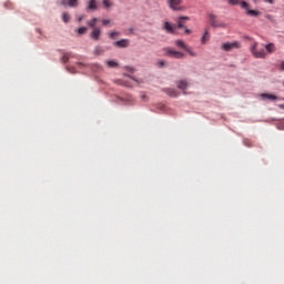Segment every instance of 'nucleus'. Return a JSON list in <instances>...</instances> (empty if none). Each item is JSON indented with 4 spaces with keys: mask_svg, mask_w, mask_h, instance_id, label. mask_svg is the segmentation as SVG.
<instances>
[{
    "mask_svg": "<svg viewBox=\"0 0 284 284\" xmlns=\"http://www.w3.org/2000/svg\"><path fill=\"white\" fill-rule=\"evenodd\" d=\"M91 39H93V41H99V37H101V29L94 28L93 31L90 33Z\"/></svg>",
    "mask_w": 284,
    "mask_h": 284,
    "instance_id": "8",
    "label": "nucleus"
},
{
    "mask_svg": "<svg viewBox=\"0 0 284 284\" xmlns=\"http://www.w3.org/2000/svg\"><path fill=\"white\" fill-rule=\"evenodd\" d=\"M62 6H69V8H79V0H62Z\"/></svg>",
    "mask_w": 284,
    "mask_h": 284,
    "instance_id": "6",
    "label": "nucleus"
},
{
    "mask_svg": "<svg viewBox=\"0 0 284 284\" xmlns=\"http://www.w3.org/2000/svg\"><path fill=\"white\" fill-rule=\"evenodd\" d=\"M265 50L268 54H273V52H276V45L274 43H268L265 45Z\"/></svg>",
    "mask_w": 284,
    "mask_h": 284,
    "instance_id": "11",
    "label": "nucleus"
},
{
    "mask_svg": "<svg viewBox=\"0 0 284 284\" xmlns=\"http://www.w3.org/2000/svg\"><path fill=\"white\" fill-rule=\"evenodd\" d=\"M251 52L255 59H265L267 57V52L264 48L258 50V42H254L251 45Z\"/></svg>",
    "mask_w": 284,
    "mask_h": 284,
    "instance_id": "2",
    "label": "nucleus"
},
{
    "mask_svg": "<svg viewBox=\"0 0 284 284\" xmlns=\"http://www.w3.org/2000/svg\"><path fill=\"white\" fill-rule=\"evenodd\" d=\"M185 21H190V17H180L178 28H185Z\"/></svg>",
    "mask_w": 284,
    "mask_h": 284,
    "instance_id": "10",
    "label": "nucleus"
},
{
    "mask_svg": "<svg viewBox=\"0 0 284 284\" xmlns=\"http://www.w3.org/2000/svg\"><path fill=\"white\" fill-rule=\"evenodd\" d=\"M125 70H128L129 72H134V69L132 67H125Z\"/></svg>",
    "mask_w": 284,
    "mask_h": 284,
    "instance_id": "31",
    "label": "nucleus"
},
{
    "mask_svg": "<svg viewBox=\"0 0 284 284\" xmlns=\"http://www.w3.org/2000/svg\"><path fill=\"white\" fill-rule=\"evenodd\" d=\"M85 32H88V28L85 27H81L78 29V34H85Z\"/></svg>",
    "mask_w": 284,
    "mask_h": 284,
    "instance_id": "25",
    "label": "nucleus"
},
{
    "mask_svg": "<svg viewBox=\"0 0 284 284\" xmlns=\"http://www.w3.org/2000/svg\"><path fill=\"white\" fill-rule=\"evenodd\" d=\"M265 3H270L271 6H273L274 0H264Z\"/></svg>",
    "mask_w": 284,
    "mask_h": 284,
    "instance_id": "32",
    "label": "nucleus"
},
{
    "mask_svg": "<svg viewBox=\"0 0 284 284\" xmlns=\"http://www.w3.org/2000/svg\"><path fill=\"white\" fill-rule=\"evenodd\" d=\"M133 81H135V78H131Z\"/></svg>",
    "mask_w": 284,
    "mask_h": 284,
    "instance_id": "38",
    "label": "nucleus"
},
{
    "mask_svg": "<svg viewBox=\"0 0 284 284\" xmlns=\"http://www.w3.org/2000/svg\"><path fill=\"white\" fill-rule=\"evenodd\" d=\"M108 36H109L110 39L114 40V39H116V37H121V32L112 31V32H109Z\"/></svg>",
    "mask_w": 284,
    "mask_h": 284,
    "instance_id": "19",
    "label": "nucleus"
},
{
    "mask_svg": "<svg viewBox=\"0 0 284 284\" xmlns=\"http://www.w3.org/2000/svg\"><path fill=\"white\" fill-rule=\"evenodd\" d=\"M113 45H115V48H128L130 45V40L122 39V40L115 41Z\"/></svg>",
    "mask_w": 284,
    "mask_h": 284,
    "instance_id": "7",
    "label": "nucleus"
},
{
    "mask_svg": "<svg viewBox=\"0 0 284 284\" xmlns=\"http://www.w3.org/2000/svg\"><path fill=\"white\" fill-rule=\"evenodd\" d=\"M240 6L241 8H243V10H250V3L245 2V1H240Z\"/></svg>",
    "mask_w": 284,
    "mask_h": 284,
    "instance_id": "22",
    "label": "nucleus"
},
{
    "mask_svg": "<svg viewBox=\"0 0 284 284\" xmlns=\"http://www.w3.org/2000/svg\"><path fill=\"white\" fill-rule=\"evenodd\" d=\"M192 31L190 29H185V34H190Z\"/></svg>",
    "mask_w": 284,
    "mask_h": 284,
    "instance_id": "33",
    "label": "nucleus"
},
{
    "mask_svg": "<svg viewBox=\"0 0 284 284\" xmlns=\"http://www.w3.org/2000/svg\"><path fill=\"white\" fill-rule=\"evenodd\" d=\"M166 3L169 8L174 12H181L185 10V7H183V0H166Z\"/></svg>",
    "mask_w": 284,
    "mask_h": 284,
    "instance_id": "3",
    "label": "nucleus"
},
{
    "mask_svg": "<svg viewBox=\"0 0 284 284\" xmlns=\"http://www.w3.org/2000/svg\"><path fill=\"white\" fill-rule=\"evenodd\" d=\"M175 45H178V48H182L183 50L187 49V47L185 45V42H183V40H176Z\"/></svg>",
    "mask_w": 284,
    "mask_h": 284,
    "instance_id": "20",
    "label": "nucleus"
},
{
    "mask_svg": "<svg viewBox=\"0 0 284 284\" xmlns=\"http://www.w3.org/2000/svg\"><path fill=\"white\" fill-rule=\"evenodd\" d=\"M133 81H135V78H131Z\"/></svg>",
    "mask_w": 284,
    "mask_h": 284,
    "instance_id": "37",
    "label": "nucleus"
},
{
    "mask_svg": "<svg viewBox=\"0 0 284 284\" xmlns=\"http://www.w3.org/2000/svg\"><path fill=\"white\" fill-rule=\"evenodd\" d=\"M158 65H159V68H163V65H165V61H163V60L159 61Z\"/></svg>",
    "mask_w": 284,
    "mask_h": 284,
    "instance_id": "29",
    "label": "nucleus"
},
{
    "mask_svg": "<svg viewBox=\"0 0 284 284\" xmlns=\"http://www.w3.org/2000/svg\"><path fill=\"white\" fill-rule=\"evenodd\" d=\"M88 10H99V7L97 6V0H90Z\"/></svg>",
    "mask_w": 284,
    "mask_h": 284,
    "instance_id": "15",
    "label": "nucleus"
},
{
    "mask_svg": "<svg viewBox=\"0 0 284 284\" xmlns=\"http://www.w3.org/2000/svg\"><path fill=\"white\" fill-rule=\"evenodd\" d=\"M165 57H170L171 59H183L185 54L181 51H176L172 48H165L164 49Z\"/></svg>",
    "mask_w": 284,
    "mask_h": 284,
    "instance_id": "4",
    "label": "nucleus"
},
{
    "mask_svg": "<svg viewBox=\"0 0 284 284\" xmlns=\"http://www.w3.org/2000/svg\"><path fill=\"white\" fill-rule=\"evenodd\" d=\"M164 92H165L169 97H179V92H176L175 89H165Z\"/></svg>",
    "mask_w": 284,
    "mask_h": 284,
    "instance_id": "16",
    "label": "nucleus"
},
{
    "mask_svg": "<svg viewBox=\"0 0 284 284\" xmlns=\"http://www.w3.org/2000/svg\"><path fill=\"white\" fill-rule=\"evenodd\" d=\"M185 51L189 52V54L191 57H196V53L194 51H192V49H190V47H186Z\"/></svg>",
    "mask_w": 284,
    "mask_h": 284,
    "instance_id": "28",
    "label": "nucleus"
},
{
    "mask_svg": "<svg viewBox=\"0 0 284 284\" xmlns=\"http://www.w3.org/2000/svg\"><path fill=\"white\" fill-rule=\"evenodd\" d=\"M106 65L109 68H118L119 63L116 61H114V60H109V61H106Z\"/></svg>",
    "mask_w": 284,
    "mask_h": 284,
    "instance_id": "21",
    "label": "nucleus"
},
{
    "mask_svg": "<svg viewBox=\"0 0 284 284\" xmlns=\"http://www.w3.org/2000/svg\"><path fill=\"white\" fill-rule=\"evenodd\" d=\"M108 24H110V20H102V26H108Z\"/></svg>",
    "mask_w": 284,
    "mask_h": 284,
    "instance_id": "30",
    "label": "nucleus"
},
{
    "mask_svg": "<svg viewBox=\"0 0 284 284\" xmlns=\"http://www.w3.org/2000/svg\"><path fill=\"white\" fill-rule=\"evenodd\" d=\"M164 30H166V32H169L170 34H174V27L170 22L164 23Z\"/></svg>",
    "mask_w": 284,
    "mask_h": 284,
    "instance_id": "13",
    "label": "nucleus"
},
{
    "mask_svg": "<svg viewBox=\"0 0 284 284\" xmlns=\"http://www.w3.org/2000/svg\"><path fill=\"white\" fill-rule=\"evenodd\" d=\"M227 2L230 6H239L241 3V0H229Z\"/></svg>",
    "mask_w": 284,
    "mask_h": 284,
    "instance_id": "26",
    "label": "nucleus"
},
{
    "mask_svg": "<svg viewBox=\"0 0 284 284\" xmlns=\"http://www.w3.org/2000/svg\"><path fill=\"white\" fill-rule=\"evenodd\" d=\"M187 85L190 84L185 80H180L176 82L179 90H187Z\"/></svg>",
    "mask_w": 284,
    "mask_h": 284,
    "instance_id": "9",
    "label": "nucleus"
},
{
    "mask_svg": "<svg viewBox=\"0 0 284 284\" xmlns=\"http://www.w3.org/2000/svg\"><path fill=\"white\" fill-rule=\"evenodd\" d=\"M246 14H248L250 17H258L261 12L256 10L247 9Z\"/></svg>",
    "mask_w": 284,
    "mask_h": 284,
    "instance_id": "18",
    "label": "nucleus"
},
{
    "mask_svg": "<svg viewBox=\"0 0 284 284\" xmlns=\"http://www.w3.org/2000/svg\"><path fill=\"white\" fill-rule=\"evenodd\" d=\"M239 48H241L239 41L225 42L222 44V50H224V52H232V50H239Z\"/></svg>",
    "mask_w": 284,
    "mask_h": 284,
    "instance_id": "5",
    "label": "nucleus"
},
{
    "mask_svg": "<svg viewBox=\"0 0 284 284\" xmlns=\"http://www.w3.org/2000/svg\"><path fill=\"white\" fill-rule=\"evenodd\" d=\"M207 19L211 28H227V23L220 21L219 17L214 13H209Z\"/></svg>",
    "mask_w": 284,
    "mask_h": 284,
    "instance_id": "1",
    "label": "nucleus"
},
{
    "mask_svg": "<svg viewBox=\"0 0 284 284\" xmlns=\"http://www.w3.org/2000/svg\"><path fill=\"white\" fill-rule=\"evenodd\" d=\"M262 99H268V101H276L278 98L274 94H270V93H262L261 94Z\"/></svg>",
    "mask_w": 284,
    "mask_h": 284,
    "instance_id": "12",
    "label": "nucleus"
},
{
    "mask_svg": "<svg viewBox=\"0 0 284 284\" xmlns=\"http://www.w3.org/2000/svg\"><path fill=\"white\" fill-rule=\"evenodd\" d=\"M62 21H64V23L70 22V14L68 12L62 13Z\"/></svg>",
    "mask_w": 284,
    "mask_h": 284,
    "instance_id": "23",
    "label": "nucleus"
},
{
    "mask_svg": "<svg viewBox=\"0 0 284 284\" xmlns=\"http://www.w3.org/2000/svg\"><path fill=\"white\" fill-rule=\"evenodd\" d=\"M207 41H210V33L207 32V30L204 32V34L201 38V43L203 45H205L207 43Z\"/></svg>",
    "mask_w": 284,
    "mask_h": 284,
    "instance_id": "14",
    "label": "nucleus"
},
{
    "mask_svg": "<svg viewBox=\"0 0 284 284\" xmlns=\"http://www.w3.org/2000/svg\"><path fill=\"white\" fill-rule=\"evenodd\" d=\"M133 81H135V78H131Z\"/></svg>",
    "mask_w": 284,
    "mask_h": 284,
    "instance_id": "39",
    "label": "nucleus"
},
{
    "mask_svg": "<svg viewBox=\"0 0 284 284\" xmlns=\"http://www.w3.org/2000/svg\"><path fill=\"white\" fill-rule=\"evenodd\" d=\"M280 108H281L282 110H284V104H281Z\"/></svg>",
    "mask_w": 284,
    "mask_h": 284,
    "instance_id": "36",
    "label": "nucleus"
},
{
    "mask_svg": "<svg viewBox=\"0 0 284 284\" xmlns=\"http://www.w3.org/2000/svg\"><path fill=\"white\" fill-rule=\"evenodd\" d=\"M99 22V18H93L88 22V26H90V28H98L97 23Z\"/></svg>",
    "mask_w": 284,
    "mask_h": 284,
    "instance_id": "17",
    "label": "nucleus"
},
{
    "mask_svg": "<svg viewBox=\"0 0 284 284\" xmlns=\"http://www.w3.org/2000/svg\"><path fill=\"white\" fill-rule=\"evenodd\" d=\"M70 57H72V54H70V53H64L63 57H62L63 63H68V61H70Z\"/></svg>",
    "mask_w": 284,
    "mask_h": 284,
    "instance_id": "24",
    "label": "nucleus"
},
{
    "mask_svg": "<svg viewBox=\"0 0 284 284\" xmlns=\"http://www.w3.org/2000/svg\"><path fill=\"white\" fill-rule=\"evenodd\" d=\"M78 21H80V22L83 21V17H80V18L78 19Z\"/></svg>",
    "mask_w": 284,
    "mask_h": 284,
    "instance_id": "35",
    "label": "nucleus"
},
{
    "mask_svg": "<svg viewBox=\"0 0 284 284\" xmlns=\"http://www.w3.org/2000/svg\"><path fill=\"white\" fill-rule=\"evenodd\" d=\"M280 68L284 71V61L281 63Z\"/></svg>",
    "mask_w": 284,
    "mask_h": 284,
    "instance_id": "34",
    "label": "nucleus"
},
{
    "mask_svg": "<svg viewBox=\"0 0 284 284\" xmlns=\"http://www.w3.org/2000/svg\"><path fill=\"white\" fill-rule=\"evenodd\" d=\"M102 3L104 6V8H111V6H112V2L110 0H103Z\"/></svg>",
    "mask_w": 284,
    "mask_h": 284,
    "instance_id": "27",
    "label": "nucleus"
}]
</instances>
